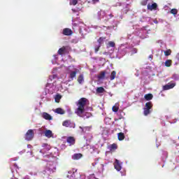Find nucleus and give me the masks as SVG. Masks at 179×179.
Masks as SVG:
<instances>
[{"mask_svg": "<svg viewBox=\"0 0 179 179\" xmlns=\"http://www.w3.org/2000/svg\"><path fill=\"white\" fill-rule=\"evenodd\" d=\"M89 103V100L86 98H81L78 100L77 103V108L75 110V113L78 115V117H83V113H85V107Z\"/></svg>", "mask_w": 179, "mask_h": 179, "instance_id": "obj_1", "label": "nucleus"}, {"mask_svg": "<svg viewBox=\"0 0 179 179\" xmlns=\"http://www.w3.org/2000/svg\"><path fill=\"white\" fill-rule=\"evenodd\" d=\"M24 138L26 141H31L34 138V131H33V129L28 130Z\"/></svg>", "mask_w": 179, "mask_h": 179, "instance_id": "obj_2", "label": "nucleus"}, {"mask_svg": "<svg viewBox=\"0 0 179 179\" xmlns=\"http://www.w3.org/2000/svg\"><path fill=\"white\" fill-rule=\"evenodd\" d=\"M62 126L66 127V128H75L76 124L75 123L71 122V120H66L62 122Z\"/></svg>", "mask_w": 179, "mask_h": 179, "instance_id": "obj_3", "label": "nucleus"}, {"mask_svg": "<svg viewBox=\"0 0 179 179\" xmlns=\"http://www.w3.org/2000/svg\"><path fill=\"white\" fill-rule=\"evenodd\" d=\"M62 34L64 36H72V34H73V31H72V29L69 28H65L63 29Z\"/></svg>", "mask_w": 179, "mask_h": 179, "instance_id": "obj_4", "label": "nucleus"}, {"mask_svg": "<svg viewBox=\"0 0 179 179\" xmlns=\"http://www.w3.org/2000/svg\"><path fill=\"white\" fill-rule=\"evenodd\" d=\"M176 86V83H172L171 84H167L163 86V90H170Z\"/></svg>", "mask_w": 179, "mask_h": 179, "instance_id": "obj_5", "label": "nucleus"}, {"mask_svg": "<svg viewBox=\"0 0 179 179\" xmlns=\"http://www.w3.org/2000/svg\"><path fill=\"white\" fill-rule=\"evenodd\" d=\"M114 167L117 171H121V169H122V167L121 166V164H120V161H118V159H115Z\"/></svg>", "mask_w": 179, "mask_h": 179, "instance_id": "obj_6", "label": "nucleus"}, {"mask_svg": "<svg viewBox=\"0 0 179 179\" xmlns=\"http://www.w3.org/2000/svg\"><path fill=\"white\" fill-rule=\"evenodd\" d=\"M66 50H68V46H63L59 49L57 53L59 55H62L63 54H66Z\"/></svg>", "mask_w": 179, "mask_h": 179, "instance_id": "obj_7", "label": "nucleus"}, {"mask_svg": "<svg viewBox=\"0 0 179 179\" xmlns=\"http://www.w3.org/2000/svg\"><path fill=\"white\" fill-rule=\"evenodd\" d=\"M42 117L44 118V120H47L48 121H51V120H52V116L45 112L43 113Z\"/></svg>", "mask_w": 179, "mask_h": 179, "instance_id": "obj_8", "label": "nucleus"}, {"mask_svg": "<svg viewBox=\"0 0 179 179\" xmlns=\"http://www.w3.org/2000/svg\"><path fill=\"white\" fill-rule=\"evenodd\" d=\"M76 73H78V69H75V71H71L70 74H69V79H71V80H73V78H76Z\"/></svg>", "mask_w": 179, "mask_h": 179, "instance_id": "obj_9", "label": "nucleus"}, {"mask_svg": "<svg viewBox=\"0 0 179 179\" xmlns=\"http://www.w3.org/2000/svg\"><path fill=\"white\" fill-rule=\"evenodd\" d=\"M148 9L149 10H156V9H157V3H153L152 5L148 4Z\"/></svg>", "mask_w": 179, "mask_h": 179, "instance_id": "obj_10", "label": "nucleus"}, {"mask_svg": "<svg viewBox=\"0 0 179 179\" xmlns=\"http://www.w3.org/2000/svg\"><path fill=\"white\" fill-rule=\"evenodd\" d=\"M67 143H69L70 146H72V145H75V138L72 136H69L66 139Z\"/></svg>", "mask_w": 179, "mask_h": 179, "instance_id": "obj_11", "label": "nucleus"}, {"mask_svg": "<svg viewBox=\"0 0 179 179\" xmlns=\"http://www.w3.org/2000/svg\"><path fill=\"white\" fill-rule=\"evenodd\" d=\"M55 113H56V114L63 115V114H65V110L62 109V108H57L55 110Z\"/></svg>", "mask_w": 179, "mask_h": 179, "instance_id": "obj_12", "label": "nucleus"}, {"mask_svg": "<svg viewBox=\"0 0 179 179\" xmlns=\"http://www.w3.org/2000/svg\"><path fill=\"white\" fill-rule=\"evenodd\" d=\"M117 138H118V141H124V139H125V134H124V133L122 132L118 133Z\"/></svg>", "mask_w": 179, "mask_h": 179, "instance_id": "obj_13", "label": "nucleus"}, {"mask_svg": "<svg viewBox=\"0 0 179 179\" xmlns=\"http://www.w3.org/2000/svg\"><path fill=\"white\" fill-rule=\"evenodd\" d=\"M144 99H145L147 101H150V100H152L153 99V94H147L144 96Z\"/></svg>", "mask_w": 179, "mask_h": 179, "instance_id": "obj_14", "label": "nucleus"}, {"mask_svg": "<svg viewBox=\"0 0 179 179\" xmlns=\"http://www.w3.org/2000/svg\"><path fill=\"white\" fill-rule=\"evenodd\" d=\"M45 136L46 138H51L52 136V131L51 130L45 131Z\"/></svg>", "mask_w": 179, "mask_h": 179, "instance_id": "obj_15", "label": "nucleus"}, {"mask_svg": "<svg viewBox=\"0 0 179 179\" xmlns=\"http://www.w3.org/2000/svg\"><path fill=\"white\" fill-rule=\"evenodd\" d=\"M82 154L78 153V154H74L72 157V159L73 160H79V159H80L82 157Z\"/></svg>", "mask_w": 179, "mask_h": 179, "instance_id": "obj_16", "label": "nucleus"}, {"mask_svg": "<svg viewBox=\"0 0 179 179\" xmlns=\"http://www.w3.org/2000/svg\"><path fill=\"white\" fill-rule=\"evenodd\" d=\"M153 107V103H152V101H149V102H147L145 103V108H147L148 110H150L151 108H152Z\"/></svg>", "mask_w": 179, "mask_h": 179, "instance_id": "obj_17", "label": "nucleus"}, {"mask_svg": "<svg viewBox=\"0 0 179 179\" xmlns=\"http://www.w3.org/2000/svg\"><path fill=\"white\" fill-rule=\"evenodd\" d=\"M173 64V61L171 59H167L165 62V66H166L167 68H170V66H171Z\"/></svg>", "mask_w": 179, "mask_h": 179, "instance_id": "obj_18", "label": "nucleus"}, {"mask_svg": "<svg viewBox=\"0 0 179 179\" xmlns=\"http://www.w3.org/2000/svg\"><path fill=\"white\" fill-rule=\"evenodd\" d=\"M61 99H62V96H61L59 94H56L55 96V101L56 103H59Z\"/></svg>", "mask_w": 179, "mask_h": 179, "instance_id": "obj_19", "label": "nucleus"}, {"mask_svg": "<svg viewBox=\"0 0 179 179\" xmlns=\"http://www.w3.org/2000/svg\"><path fill=\"white\" fill-rule=\"evenodd\" d=\"M115 76H117V72L115 71H113L110 74V80H114V79H115Z\"/></svg>", "mask_w": 179, "mask_h": 179, "instance_id": "obj_20", "label": "nucleus"}, {"mask_svg": "<svg viewBox=\"0 0 179 179\" xmlns=\"http://www.w3.org/2000/svg\"><path fill=\"white\" fill-rule=\"evenodd\" d=\"M106 92V90H104V87H99L96 88V93H104Z\"/></svg>", "mask_w": 179, "mask_h": 179, "instance_id": "obj_21", "label": "nucleus"}, {"mask_svg": "<svg viewBox=\"0 0 179 179\" xmlns=\"http://www.w3.org/2000/svg\"><path fill=\"white\" fill-rule=\"evenodd\" d=\"M118 148V145L117 144L113 143L110 145L109 149L110 150H115Z\"/></svg>", "mask_w": 179, "mask_h": 179, "instance_id": "obj_22", "label": "nucleus"}, {"mask_svg": "<svg viewBox=\"0 0 179 179\" xmlns=\"http://www.w3.org/2000/svg\"><path fill=\"white\" fill-rule=\"evenodd\" d=\"M106 76V71H102L98 76L99 79H104V77Z\"/></svg>", "mask_w": 179, "mask_h": 179, "instance_id": "obj_23", "label": "nucleus"}, {"mask_svg": "<svg viewBox=\"0 0 179 179\" xmlns=\"http://www.w3.org/2000/svg\"><path fill=\"white\" fill-rule=\"evenodd\" d=\"M150 113V109H148L146 108H144V110H143V114L144 115H149V114Z\"/></svg>", "mask_w": 179, "mask_h": 179, "instance_id": "obj_24", "label": "nucleus"}, {"mask_svg": "<svg viewBox=\"0 0 179 179\" xmlns=\"http://www.w3.org/2000/svg\"><path fill=\"white\" fill-rule=\"evenodd\" d=\"M104 40H106V38L104 37H100L99 39H98V43L99 44V45H101V44H103V43L104 42Z\"/></svg>", "mask_w": 179, "mask_h": 179, "instance_id": "obj_25", "label": "nucleus"}, {"mask_svg": "<svg viewBox=\"0 0 179 179\" xmlns=\"http://www.w3.org/2000/svg\"><path fill=\"white\" fill-rule=\"evenodd\" d=\"M112 110L113 113H118V110H120V108L117 106V104H115V106H113Z\"/></svg>", "mask_w": 179, "mask_h": 179, "instance_id": "obj_26", "label": "nucleus"}, {"mask_svg": "<svg viewBox=\"0 0 179 179\" xmlns=\"http://www.w3.org/2000/svg\"><path fill=\"white\" fill-rule=\"evenodd\" d=\"M164 55L166 57H169V55H171V50L169 49V50L164 51Z\"/></svg>", "mask_w": 179, "mask_h": 179, "instance_id": "obj_27", "label": "nucleus"}, {"mask_svg": "<svg viewBox=\"0 0 179 179\" xmlns=\"http://www.w3.org/2000/svg\"><path fill=\"white\" fill-rule=\"evenodd\" d=\"M78 83H82L83 82V75H80L78 78Z\"/></svg>", "mask_w": 179, "mask_h": 179, "instance_id": "obj_28", "label": "nucleus"}, {"mask_svg": "<svg viewBox=\"0 0 179 179\" xmlns=\"http://www.w3.org/2000/svg\"><path fill=\"white\" fill-rule=\"evenodd\" d=\"M170 12L172 15H177L178 13V10H177L176 8H173L171 10Z\"/></svg>", "mask_w": 179, "mask_h": 179, "instance_id": "obj_29", "label": "nucleus"}, {"mask_svg": "<svg viewBox=\"0 0 179 179\" xmlns=\"http://www.w3.org/2000/svg\"><path fill=\"white\" fill-rule=\"evenodd\" d=\"M110 47H115V43L113 42V41H110L108 43V48Z\"/></svg>", "mask_w": 179, "mask_h": 179, "instance_id": "obj_30", "label": "nucleus"}, {"mask_svg": "<svg viewBox=\"0 0 179 179\" xmlns=\"http://www.w3.org/2000/svg\"><path fill=\"white\" fill-rule=\"evenodd\" d=\"M70 5H73L75 6V5L78 4V0H70Z\"/></svg>", "mask_w": 179, "mask_h": 179, "instance_id": "obj_31", "label": "nucleus"}, {"mask_svg": "<svg viewBox=\"0 0 179 179\" xmlns=\"http://www.w3.org/2000/svg\"><path fill=\"white\" fill-rule=\"evenodd\" d=\"M100 50V45L95 48V52H97Z\"/></svg>", "mask_w": 179, "mask_h": 179, "instance_id": "obj_32", "label": "nucleus"}, {"mask_svg": "<svg viewBox=\"0 0 179 179\" xmlns=\"http://www.w3.org/2000/svg\"><path fill=\"white\" fill-rule=\"evenodd\" d=\"M100 0H92V2H94V3H96V2H99Z\"/></svg>", "mask_w": 179, "mask_h": 179, "instance_id": "obj_33", "label": "nucleus"}, {"mask_svg": "<svg viewBox=\"0 0 179 179\" xmlns=\"http://www.w3.org/2000/svg\"><path fill=\"white\" fill-rule=\"evenodd\" d=\"M72 11L75 13V12H76V10L72 9Z\"/></svg>", "mask_w": 179, "mask_h": 179, "instance_id": "obj_34", "label": "nucleus"}, {"mask_svg": "<svg viewBox=\"0 0 179 179\" xmlns=\"http://www.w3.org/2000/svg\"><path fill=\"white\" fill-rule=\"evenodd\" d=\"M178 61H179V55H177Z\"/></svg>", "mask_w": 179, "mask_h": 179, "instance_id": "obj_35", "label": "nucleus"}, {"mask_svg": "<svg viewBox=\"0 0 179 179\" xmlns=\"http://www.w3.org/2000/svg\"><path fill=\"white\" fill-rule=\"evenodd\" d=\"M110 17H113V15L112 14H110Z\"/></svg>", "mask_w": 179, "mask_h": 179, "instance_id": "obj_36", "label": "nucleus"}, {"mask_svg": "<svg viewBox=\"0 0 179 179\" xmlns=\"http://www.w3.org/2000/svg\"><path fill=\"white\" fill-rule=\"evenodd\" d=\"M178 139H179V136H178Z\"/></svg>", "mask_w": 179, "mask_h": 179, "instance_id": "obj_37", "label": "nucleus"}]
</instances>
